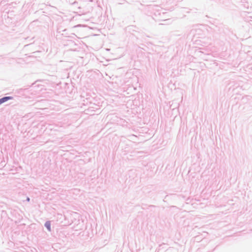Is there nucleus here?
<instances>
[{"label": "nucleus", "mask_w": 252, "mask_h": 252, "mask_svg": "<svg viewBox=\"0 0 252 252\" xmlns=\"http://www.w3.org/2000/svg\"><path fill=\"white\" fill-rule=\"evenodd\" d=\"M11 99H12V97L10 96L4 97L0 99V104Z\"/></svg>", "instance_id": "1"}, {"label": "nucleus", "mask_w": 252, "mask_h": 252, "mask_svg": "<svg viewBox=\"0 0 252 252\" xmlns=\"http://www.w3.org/2000/svg\"><path fill=\"white\" fill-rule=\"evenodd\" d=\"M45 226L48 229V230H51V224L49 221H47L45 224Z\"/></svg>", "instance_id": "2"}]
</instances>
